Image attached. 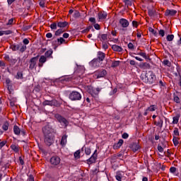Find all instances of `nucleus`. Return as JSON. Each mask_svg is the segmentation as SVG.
Listing matches in <instances>:
<instances>
[{"instance_id": "obj_1", "label": "nucleus", "mask_w": 181, "mask_h": 181, "mask_svg": "<svg viewBox=\"0 0 181 181\" xmlns=\"http://www.w3.org/2000/svg\"><path fill=\"white\" fill-rule=\"evenodd\" d=\"M45 136V143L47 146H50L54 142V130L47 124L42 128Z\"/></svg>"}, {"instance_id": "obj_2", "label": "nucleus", "mask_w": 181, "mask_h": 181, "mask_svg": "<svg viewBox=\"0 0 181 181\" xmlns=\"http://www.w3.org/2000/svg\"><path fill=\"white\" fill-rule=\"evenodd\" d=\"M141 78L144 83H148V84H156V76L152 71H148L144 75L142 74Z\"/></svg>"}, {"instance_id": "obj_3", "label": "nucleus", "mask_w": 181, "mask_h": 181, "mask_svg": "<svg viewBox=\"0 0 181 181\" xmlns=\"http://www.w3.org/2000/svg\"><path fill=\"white\" fill-rule=\"evenodd\" d=\"M119 25H120V26L122 28L120 29V30L122 32H125V30H127V28L129 26V21L125 18H121L119 21Z\"/></svg>"}, {"instance_id": "obj_4", "label": "nucleus", "mask_w": 181, "mask_h": 181, "mask_svg": "<svg viewBox=\"0 0 181 181\" xmlns=\"http://www.w3.org/2000/svg\"><path fill=\"white\" fill-rule=\"evenodd\" d=\"M69 98L72 101H77L81 100V94L77 91H72L69 94Z\"/></svg>"}, {"instance_id": "obj_5", "label": "nucleus", "mask_w": 181, "mask_h": 181, "mask_svg": "<svg viewBox=\"0 0 181 181\" xmlns=\"http://www.w3.org/2000/svg\"><path fill=\"white\" fill-rule=\"evenodd\" d=\"M55 118L57 119L58 122H60V124H62V125H64V127H67V125H69V121H67V119H66V118L63 117L62 115L57 114L55 115Z\"/></svg>"}, {"instance_id": "obj_6", "label": "nucleus", "mask_w": 181, "mask_h": 181, "mask_svg": "<svg viewBox=\"0 0 181 181\" xmlns=\"http://www.w3.org/2000/svg\"><path fill=\"white\" fill-rule=\"evenodd\" d=\"M37 60H39V55L30 59L29 66V69H30V70H33V69H35V67L36 66V63H37Z\"/></svg>"}, {"instance_id": "obj_7", "label": "nucleus", "mask_w": 181, "mask_h": 181, "mask_svg": "<svg viewBox=\"0 0 181 181\" xmlns=\"http://www.w3.org/2000/svg\"><path fill=\"white\" fill-rule=\"evenodd\" d=\"M13 132L16 135H23V136H25V135H26V132H25V130H21V129L19 128V127H18L17 125H15L13 127Z\"/></svg>"}, {"instance_id": "obj_8", "label": "nucleus", "mask_w": 181, "mask_h": 181, "mask_svg": "<svg viewBox=\"0 0 181 181\" xmlns=\"http://www.w3.org/2000/svg\"><path fill=\"white\" fill-rule=\"evenodd\" d=\"M50 163L54 166H57V165L60 164V158L57 156H52L50 159Z\"/></svg>"}, {"instance_id": "obj_9", "label": "nucleus", "mask_w": 181, "mask_h": 181, "mask_svg": "<svg viewBox=\"0 0 181 181\" xmlns=\"http://www.w3.org/2000/svg\"><path fill=\"white\" fill-rule=\"evenodd\" d=\"M97 160V150L95 151L94 153L91 156V157L87 160L88 163H95Z\"/></svg>"}, {"instance_id": "obj_10", "label": "nucleus", "mask_w": 181, "mask_h": 181, "mask_svg": "<svg viewBox=\"0 0 181 181\" xmlns=\"http://www.w3.org/2000/svg\"><path fill=\"white\" fill-rule=\"evenodd\" d=\"M57 104V100H45L42 103V105L46 106V105H56Z\"/></svg>"}, {"instance_id": "obj_11", "label": "nucleus", "mask_w": 181, "mask_h": 181, "mask_svg": "<svg viewBox=\"0 0 181 181\" xmlns=\"http://www.w3.org/2000/svg\"><path fill=\"white\" fill-rule=\"evenodd\" d=\"M177 13L176 10H166L165 12V16H175Z\"/></svg>"}, {"instance_id": "obj_12", "label": "nucleus", "mask_w": 181, "mask_h": 181, "mask_svg": "<svg viewBox=\"0 0 181 181\" xmlns=\"http://www.w3.org/2000/svg\"><path fill=\"white\" fill-rule=\"evenodd\" d=\"M47 60V59L46 58V57L42 55L39 59L38 66L43 67V64L46 63Z\"/></svg>"}, {"instance_id": "obj_13", "label": "nucleus", "mask_w": 181, "mask_h": 181, "mask_svg": "<svg viewBox=\"0 0 181 181\" xmlns=\"http://www.w3.org/2000/svg\"><path fill=\"white\" fill-rule=\"evenodd\" d=\"M105 59V54L103 52H98V62H103Z\"/></svg>"}, {"instance_id": "obj_14", "label": "nucleus", "mask_w": 181, "mask_h": 181, "mask_svg": "<svg viewBox=\"0 0 181 181\" xmlns=\"http://www.w3.org/2000/svg\"><path fill=\"white\" fill-rule=\"evenodd\" d=\"M105 76H107V71L102 69L98 72L97 78H101V77H105Z\"/></svg>"}, {"instance_id": "obj_15", "label": "nucleus", "mask_w": 181, "mask_h": 181, "mask_svg": "<svg viewBox=\"0 0 181 181\" xmlns=\"http://www.w3.org/2000/svg\"><path fill=\"white\" fill-rule=\"evenodd\" d=\"M139 67H140V69H142L143 70H146L148 69H151V64L144 62V63H141L139 65Z\"/></svg>"}, {"instance_id": "obj_16", "label": "nucleus", "mask_w": 181, "mask_h": 181, "mask_svg": "<svg viewBox=\"0 0 181 181\" xmlns=\"http://www.w3.org/2000/svg\"><path fill=\"white\" fill-rule=\"evenodd\" d=\"M98 18L100 21L107 19V13L105 11H100L98 13Z\"/></svg>"}, {"instance_id": "obj_17", "label": "nucleus", "mask_w": 181, "mask_h": 181, "mask_svg": "<svg viewBox=\"0 0 181 181\" xmlns=\"http://www.w3.org/2000/svg\"><path fill=\"white\" fill-rule=\"evenodd\" d=\"M132 150L133 151V152H136V151H138L139 149L141 148V146H139V144H138V143H133L132 144Z\"/></svg>"}, {"instance_id": "obj_18", "label": "nucleus", "mask_w": 181, "mask_h": 181, "mask_svg": "<svg viewBox=\"0 0 181 181\" xmlns=\"http://www.w3.org/2000/svg\"><path fill=\"white\" fill-rule=\"evenodd\" d=\"M21 46L22 43H19L18 45H11V49H12L13 52H16V50H19V49H21Z\"/></svg>"}, {"instance_id": "obj_19", "label": "nucleus", "mask_w": 181, "mask_h": 181, "mask_svg": "<svg viewBox=\"0 0 181 181\" xmlns=\"http://www.w3.org/2000/svg\"><path fill=\"white\" fill-rule=\"evenodd\" d=\"M91 67H98V59H94L90 62Z\"/></svg>"}, {"instance_id": "obj_20", "label": "nucleus", "mask_w": 181, "mask_h": 181, "mask_svg": "<svg viewBox=\"0 0 181 181\" xmlns=\"http://www.w3.org/2000/svg\"><path fill=\"white\" fill-rule=\"evenodd\" d=\"M112 49L114 50V52H122V47L117 45H113L112 46Z\"/></svg>"}, {"instance_id": "obj_21", "label": "nucleus", "mask_w": 181, "mask_h": 181, "mask_svg": "<svg viewBox=\"0 0 181 181\" xmlns=\"http://www.w3.org/2000/svg\"><path fill=\"white\" fill-rule=\"evenodd\" d=\"M67 144V135H64L61 139V145L62 146H64Z\"/></svg>"}, {"instance_id": "obj_22", "label": "nucleus", "mask_w": 181, "mask_h": 181, "mask_svg": "<svg viewBox=\"0 0 181 181\" xmlns=\"http://www.w3.org/2000/svg\"><path fill=\"white\" fill-rule=\"evenodd\" d=\"M67 25H69V23L66 21L64 22H59L57 23V26L58 28H66V26H67Z\"/></svg>"}, {"instance_id": "obj_23", "label": "nucleus", "mask_w": 181, "mask_h": 181, "mask_svg": "<svg viewBox=\"0 0 181 181\" xmlns=\"http://www.w3.org/2000/svg\"><path fill=\"white\" fill-rule=\"evenodd\" d=\"M12 34V30H0V36H4V35H11Z\"/></svg>"}, {"instance_id": "obj_24", "label": "nucleus", "mask_w": 181, "mask_h": 181, "mask_svg": "<svg viewBox=\"0 0 181 181\" xmlns=\"http://www.w3.org/2000/svg\"><path fill=\"white\" fill-rule=\"evenodd\" d=\"M93 30V32H94V28H93L92 25H89L88 28L82 31V33H88V32H90V30Z\"/></svg>"}, {"instance_id": "obj_25", "label": "nucleus", "mask_w": 181, "mask_h": 181, "mask_svg": "<svg viewBox=\"0 0 181 181\" xmlns=\"http://www.w3.org/2000/svg\"><path fill=\"white\" fill-rule=\"evenodd\" d=\"M52 54H53V49H49L45 54V57H52Z\"/></svg>"}, {"instance_id": "obj_26", "label": "nucleus", "mask_w": 181, "mask_h": 181, "mask_svg": "<svg viewBox=\"0 0 181 181\" xmlns=\"http://www.w3.org/2000/svg\"><path fill=\"white\" fill-rule=\"evenodd\" d=\"M179 118H180V115H176V116L173 118V124H177V122H179Z\"/></svg>"}, {"instance_id": "obj_27", "label": "nucleus", "mask_w": 181, "mask_h": 181, "mask_svg": "<svg viewBox=\"0 0 181 181\" xmlns=\"http://www.w3.org/2000/svg\"><path fill=\"white\" fill-rule=\"evenodd\" d=\"M2 129H4V131H8V129H9V123L8 122H4L2 126Z\"/></svg>"}, {"instance_id": "obj_28", "label": "nucleus", "mask_w": 181, "mask_h": 181, "mask_svg": "<svg viewBox=\"0 0 181 181\" xmlns=\"http://www.w3.org/2000/svg\"><path fill=\"white\" fill-rule=\"evenodd\" d=\"M11 148L14 152H19V147L16 144H12Z\"/></svg>"}, {"instance_id": "obj_29", "label": "nucleus", "mask_w": 181, "mask_h": 181, "mask_svg": "<svg viewBox=\"0 0 181 181\" xmlns=\"http://www.w3.org/2000/svg\"><path fill=\"white\" fill-rule=\"evenodd\" d=\"M138 54L139 56H141L142 57H144L146 59V60H151L149 57H148V55H146V53H145V52H139V53H138Z\"/></svg>"}, {"instance_id": "obj_30", "label": "nucleus", "mask_w": 181, "mask_h": 181, "mask_svg": "<svg viewBox=\"0 0 181 181\" xmlns=\"http://www.w3.org/2000/svg\"><path fill=\"white\" fill-rule=\"evenodd\" d=\"M122 144H124V140L119 139L118 143L115 145V146H116L117 149H118L119 148H121V146H122Z\"/></svg>"}, {"instance_id": "obj_31", "label": "nucleus", "mask_w": 181, "mask_h": 181, "mask_svg": "<svg viewBox=\"0 0 181 181\" xmlns=\"http://www.w3.org/2000/svg\"><path fill=\"white\" fill-rule=\"evenodd\" d=\"M156 110V106L155 105H152L146 109V111L153 112Z\"/></svg>"}, {"instance_id": "obj_32", "label": "nucleus", "mask_w": 181, "mask_h": 181, "mask_svg": "<svg viewBox=\"0 0 181 181\" xmlns=\"http://www.w3.org/2000/svg\"><path fill=\"white\" fill-rule=\"evenodd\" d=\"M66 42V40L63 37H60L57 39V45L60 46V45H63V42Z\"/></svg>"}, {"instance_id": "obj_33", "label": "nucleus", "mask_w": 181, "mask_h": 181, "mask_svg": "<svg viewBox=\"0 0 181 181\" xmlns=\"http://www.w3.org/2000/svg\"><path fill=\"white\" fill-rule=\"evenodd\" d=\"M155 9L154 8H149L148 10V13L150 16H153L155 15Z\"/></svg>"}, {"instance_id": "obj_34", "label": "nucleus", "mask_w": 181, "mask_h": 181, "mask_svg": "<svg viewBox=\"0 0 181 181\" xmlns=\"http://www.w3.org/2000/svg\"><path fill=\"white\" fill-rule=\"evenodd\" d=\"M173 100H174L175 103H176L177 104H180V98H178V96H177V95H175V94H174V95H173Z\"/></svg>"}, {"instance_id": "obj_35", "label": "nucleus", "mask_w": 181, "mask_h": 181, "mask_svg": "<svg viewBox=\"0 0 181 181\" xmlns=\"http://www.w3.org/2000/svg\"><path fill=\"white\" fill-rule=\"evenodd\" d=\"M132 1L133 0H124V2L125 4V5L127 6V8H128V6H132Z\"/></svg>"}, {"instance_id": "obj_36", "label": "nucleus", "mask_w": 181, "mask_h": 181, "mask_svg": "<svg viewBox=\"0 0 181 181\" xmlns=\"http://www.w3.org/2000/svg\"><path fill=\"white\" fill-rule=\"evenodd\" d=\"M120 63H121V62H119V61H114L112 63V67H118V66H119Z\"/></svg>"}, {"instance_id": "obj_37", "label": "nucleus", "mask_w": 181, "mask_h": 181, "mask_svg": "<svg viewBox=\"0 0 181 181\" xmlns=\"http://www.w3.org/2000/svg\"><path fill=\"white\" fill-rule=\"evenodd\" d=\"M166 39H167L168 42H172V40H173V39H175V35H167Z\"/></svg>"}, {"instance_id": "obj_38", "label": "nucleus", "mask_w": 181, "mask_h": 181, "mask_svg": "<svg viewBox=\"0 0 181 181\" xmlns=\"http://www.w3.org/2000/svg\"><path fill=\"white\" fill-rule=\"evenodd\" d=\"M74 156L76 159H80V150L76 151L74 153Z\"/></svg>"}, {"instance_id": "obj_39", "label": "nucleus", "mask_w": 181, "mask_h": 181, "mask_svg": "<svg viewBox=\"0 0 181 181\" xmlns=\"http://www.w3.org/2000/svg\"><path fill=\"white\" fill-rule=\"evenodd\" d=\"M163 64L164 66H168V67H170V66H172V63H170L168 59L163 61Z\"/></svg>"}, {"instance_id": "obj_40", "label": "nucleus", "mask_w": 181, "mask_h": 181, "mask_svg": "<svg viewBox=\"0 0 181 181\" xmlns=\"http://www.w3.org/2000/svg\"><path fill=\"white\" fill-rule=\"evenodd\" d=\"M63 32H64L63 30V29H59L55 32V36H60V35H62V33H63Z\"/></svg>"}, {"instance_id": "obj_41", "label": "nucleus", "mask_w": 181, "mask_h": 181, "mask_svg": "<svg viewBox=\"0 0 181 181\" xmlns=\"http://www.w3.org/2000/svg\"><path fill=\"white\" fill-rule=\"evenodd\" d=\"M20 47H21L20 48V52L21 53H23V52H25L27 49L26 46L25 45H23L22 43H21V46Z\"/></svg>"}, {"instance_id": "obj_42", "label": "nucleus", "mask_w": 181, "mask_h": 181, "mask_svg": "<svg viewBox=\"0 0 181 181\" xmlns=\"http://www.w3.org/2000/svg\"><path fill=\"white\" fill-rule=\"evenodd\" d=\"M100 37H101V40H103V41H105L108 39V35L107 34H102L100 35Z\"/></svg>"}, {"instance_id": "obj_43", "label": "nucleus", "mask_w": 181, "mask_h": 181, "mask_svg": "<svg viewBox=\"0 0 181 181\" xmlns=\"http://www.w3.org/2000/svg\"><path fill=\"white\" fill-rule=\"evenodd\" d=\"M7 89L8 90L9 94H12V91H13V87L12 85L7 86Z\"/></svg>"}, {"instance_id": "obj_44", "label": "nucleus", "mask_w": 181, "mask_h": 181, "mask_svg": "<svg viewBox=\"0 0 181 181\" xmlns=\"http://www.w3.org/2000/svg\"><path fill=\"white\" fill-rule=\"evenodd\" d=\"M16 78H23V74L22 71H18L17 73Z\"/></svg>"}, {"instance_id": "obj_45", "label": "nucleus", "mask_w": 181, "mask_h": 181, "mask_svg": "<svg viewBox=\"0 0 181 181\" xmlns=\"http://www.w3.org/2000/svg\"><path fill=\"white\" fill-rule=\"evenodd\" d=\"M174 135L175 136H180V134H179V129H177V127H175V129H174Z\"/></svg>"}, {"instance_id": "obj_46", "label": "nucleus", "mask_w": 181, "mask_h": 181, "mask_svg": "<svg viewBox=\"0 0 181 181\" xmlns=\"http://www.w3.org/2000/svg\"><path fill=\"white\" fill-rule=\"evenodd\" d=\"M80 16H81L80 12L78 11H75L74 13V17L77 18H80Z\"/></svg>"}, {"instance_id": "obj_47", "label": "nucleus", "mask_w": 181, "mask_h": 181, "mask_svg": "<svg viewBox=\"0 0 181 181\" xmlns=\"http://www.w3.org/2000/svg\"><path fill=\"white\" fill-rule=\"evenodd\" d=\"M85 153L86 155H90L91 153V148L88 147L85 148Z\"/></svg>"}, {"instance_id": "obj_48", "label": "nucleus", "mask_w": 181, "mask_h": 181, "mask_svg": "<svg viewBox=\"0 0 181 181\" xmlns=\"http://www.w3.org/2000/svg\"><path fill=\"white\" fill-rule=\"evenodd\" d=\"M173 141L175 146H177V145H179V140H177V139L175 136H174Z\"/></svg>"}, {"instance_id": "obj_49", "label": "nucleus", "mask_w": 181, "mask_h": 181, "mask_svg": "<svg viewBox=\"0 0 181 181\" xmlns=\"http://www.w3.org/2000/svg\"><path fill=\"white\" fill-rule=\"evenodd\" d=\"M148 30H149V32L153 33V35H154L155 36H156V35H158V33L152 28H149Z\"/></svg>"}, {"instance_id": "obj_50", "label": "nucleus", "mask_w": 181, "mask_h": 181, "mask_svg": "<svg viewBox=\"0 0 181 181\" xmlns=\"http://www.w3.org/2000/svg\"><path fill=\"white\" fill-rule=\"evenodd\" d=\"M115 177L118 181L122 180V175L121 174H117Z\"/></svg>"}, {"instance_id": "obj_51", "label": "nucleus", "mask_w": 181, "mask_h": 181, "mask_svg": "<svg viewBox=\"0 0 181 181\" xmlns=\"http://www.w3.org/2000/svg\"><path fill=\"white\" fill-rule=\"evenodd\" d=\"M50 28L51 29H57V24L56 23H54L50 25Z\"/></svg>"}, {"instance_id": "obj_52", "label": "nucleus", "mask_w": 181, "mask_h": 181, "mask_svg": "<svg viewBox=\"0 0 181 181\" xmlns=\"http://www.w3.org/2000/svg\"><path fill=\"white\" fill-rule=\"evenodd\" d=\"M5 145H6V141L0 142V149H2V148H4V146H5Z\"/></svg>"}, {"instance_id": "obj_53", "label": "nucleus", "mask_w": 181, "mask_h": 181, "mask_svg": "<svg viewBox=\"0 0 181 181\" xmlns=\"http://www.w3.org/2000/svg\"><path fill=\"white\" fill-rule=\"evenodd\" d=\"M4 60H6V62H12V59H11V57H9V55H5Z\"/></svg>"}, {"instance_id": "obj_54", "label": "nucleus", "mask_w": 181, "mask_h": 181, "mask_svg": "<svg viewBox=\"0 0 181 181\" xmlns=\"http://www.w3.org/2000/svg\"><path fill=\"white\" fill-rule=\"evenodd\" d=\"M93 26L95 29H96V30H100V29H101V27H100V25L98 23H95Z\"/></svg>"}, {"instance_id": "obj_55", "label": "nucleus", "mask_w": 181, "mask_h": 181, "mask_svg": "<svg viewBox=\"0 0 181 181\" xmlns=\"http://www.w3.org/2000/svg\"><path fill=\"white\" fill-rule=\"evenodd\" d=\"M89 22H91V23H93L94 25L96 23L95 18H89Z\"/></svg>"}, {"instance_id": "obj_56", "label": "nucleus", "mask_w": 181, "mask_h": 181, "mask_svg": "<svg viewBox=\"0 0 181 181\" xmlns=\"http://www.w3.org/2000/svg\"><path fill=\"white\" fill-rule=\"evenodd\" d=\"M138 21H132V26H134V28H138Z\"/></svg>"}, {"instance_id": "obj_57", "label": "nucleus", "mask_w": 181, "mask_h": 181, "mask_svg": "<svg viewBox=\"0 0 181 181\" xmlns=\"http://www.w3.org/2000/svg\"><path fill=\"white\" fill-rule=\"evenodd\" d=\"M78 69L77 71H78V69H80V71H81V73H83V71H84V66H77Z\"/></svg>"}, {"instance_id": "obj_58", "label": "nucleus", "mask_w": 181, "mask_h": 181, "mask_svg": "<svg viewBox=\"0 0 181 181\" xmlns=\"http://www.w3.org/2000/svg\"><path fill=\"white\" fill-rule=\"evenodd\" d=\"M128 48L130 49L131 50H134V44H132V42H129L128 44Z\"/></svg>"}, {"instance_id": "obj_59", "label": "nucleus", "mask_w": 181, "mask_h": 181, "mask_svg": "<svg viewBox=\"0 0 181 181\" xmlns=\"http://www.w3.org/2000/svg\"><path fill=\"white\" fill-rule=\"evenodd\" d=\"M159 35H160V36H161L162 37H163V36H165V30H159Z\"/></svg>"}, {"instance_id": "obj_60", "label": "nucleus", "mask_w": 181, "mask_h": 181, "mask_svg": "<svg viewBox=\"0 0 181 181\" xmlns=\"http://www.w3.org/2000/svg\"><path fill=\"white\" fill-rule=\"evenodd\" d=\"M170 172L171 173H175L176 172V168H175V167H171V168H170Z\"/></svg>"}, {"instance_id": "obj_61", "label": "nucleus", "mask_w": 181, "mask_h": 181, "mask_svg": "<svg viewBox=\"0 0 181 181\" xmlns=\"http://www.w3.org/2000/svg\"><path fill=\"white\" fill-rule=\"evenodd\" d=\"M39 5L41 8H45V1H43V0H40Z\"/></svg>"}, {"instance_id": "obj_62", "label": "nucleus", "mask_w": 181, "mask_h": 181, "mask_svg": "<svg viewBox=\"0 0 181 181\" xmlns=\"http://www.w3.org/2000/svg\"><path fill=\"white\" fill-rule=\"evenodd\" d=\"M52 43V45H53L54 46H55V47H54V49H56V47H57V46H59V45H57V40H53Z\"/></svg>"}, {"instance_id": "obj_63", "label": "nucleus", "mask_w": 181, "mask_h": 181, "mask_svg": "<svg viewBox=\"0 0 181 181\" xmlns=\"http://www.w3.org/2000/svg\"><path fill=\"white\" fill-rule=\"evenodd\" d=\"M100 91H101V88H96L95 90V94H100Z\"/></svg>"}, {"instance_id": "obj_64", "label": "nucleus", "mask_w": 181, "mask_h": 181, "mask_svg": "<svg viewBox=\"0 0 181 181\" xmlns=\"http://www.w3.org/2000/svg\"><path fill=\"white\" fill-rule=\"evenodd\" d=\"M158 151H159L160 152H163V148L161 147L160 145L158 146Z\"/></svg>"}]
</instances>
